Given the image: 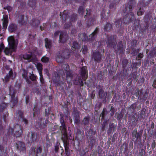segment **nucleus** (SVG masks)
Returning <instances> with one entry per match:
<instances>
[{"instance_id": "864d4df0", "label": "nucleus", "mask_w": 156, "mask_h": 156, "mask_svg": "<svg viewBox=\"0 0 156 156\" xmlns=\"http://www.w3.org/2000/svg\"><path fill=\"white\" fill-rule=\"evenodd\" d=\"M151 0H143L142 2L145 5H147L150 2Z\"/></svg>"}, {"instance_id": "c9c22d12", "label": "nucleus", "mask_w": 156, "mask_h": 156, "mask_svg": "<svg viewBox=\"0 0 156 156\" xmlns=\"http://www.w3.org/2000/svg\"><path fill=\"white\" fill-rule=\"evenodd\" d=\"M37 68L38 70L39 74L40 73H42V65L41 64H38L37 66Z\"/></svg>"}, {"instance_id": "4c0bfd02", "label": "nucleus", "mask_w": 156, "mask_h": 156, "mask_svg": "<svg viewBox=\"0 0 156 156\" xmlns=\"http://www.w3.org/2000/svg\"><path fill=\"white\" fill-rule=\"evenodd\" d=\"M137 133V129H135L133 131L132 133V136L133 139H134L136 138V136Z\"/></svg>"}, {"instance_id": "c756f323", "label": "nucleus", "mask_w": 156, "mask_h": 156, "mask_svg": "<svg viewBox=\"0 0 156 156\" xmlns=\"http://www.w3.org/2000/svg\"><path fill=\"white\" fill-rule=\"evenodd\" d=\"M90 117L89 116L85 117L83 120V123L84 125H88L89 123Z\"/></svg>"}, {"instance_id": "9b49d317", "label": "nucleus", "mask_w": 156, "mask_h": 156, "mask_svg": "<svg viewBox=\"0 0 156 156\" xmlns=\"http://www.w3.org/2000/svg\"><path fill=\"white\" fill-rule=\"evenodd\" d=\"M37 134L34 132L29 133L27 135V139L30 143L34 142L36 140Z\"/></svg>"}, {"instance_id": "052dcab7", "label": "nucleus", "mask_w": 156, "mask_h": 156, "mask_svg": "<svg viewBox=\"0 0 156 156\" xmlns=\"http://www.w3.org/2000/svg\"><path fill=\"white\" fill-rule=\"evenodd\" d=\"M152 53V55L153 56L155 55L156 54V49H154L151 51Z\"/></svg>"}, {"instance_id": "de8ad7c7", "label": "nucleus", "mask_w": 156, "mask_h": 156, "mask_svg": "<svg viewBox=\"0 0 156 156\" xmlns=\"http://www.w3.org/2000/svg\"><path fill=\"white\" fill-rule=\"evenodd\" d=\"M19 114H20V117L21 118H22V119L23 120V121L26 124H27L28 123L27 120L25 118H22V116L21 115V114H22V112H21L19 111Z\"/></svg>"}, {"instance_id": "2f4dec72", "label": "nucleus", "mask_w": 156, "mask_h": 156, "mask_svg": "<svg viewBox=\"0 0 156 156\" xmlns=\"http://www.w3.org/2000/svg\"><path fill=\"white\" fill-rule=\"evenodd\" d=\"M62 69L64 70L65 72H66L70 70L69 66L67 64H63L62 65Z\"/></svg>"}, {"instance_id": "ddd939ff", "label": "nucleus", "mask_w": 156, "mask_h": 156, "mask_svg": "<svg viewBox=\"0 0 156 156\" xmlns=\"http://www.w3.org/2000/svg\"><path fill=\"white\" fill-rule=\"evenodd\" d=\"M68 37L66 33L61 32L59 36V41L61 43L65 42L68 39Z\"/></svg>"}, {"instance_id": "a19ab883", "label": "nucleus", "mask_w": 156, "mask_h": 156, "mask_svg": "<svg viewBox=\"0 0 156 156\" xmlns=\"http://www.w3.org/2000/svg\"><path fill=\"white\" fill-rule=\"evenodd\" d=\"M23 57L24 59L29 60L31 58V55L26 54L23 55Z\"/></svg>"}, {"instance_id": "6e6552de", "label": "nucleus", "mask_w": 156, "mask_h": 156, "mask_svg": "<svg viewBox=\"0 0 156 156\" xmlns=\"http://www.w3.org/2000/svg\"><path fill=\"white\" fill-rule=\"evenodd\" d=\"M62 139L65 148L66 154L67 156H68L70 154V153L68 147L69 143L68 140V137H63L62 136Z\"/></svg>"}, {"instance_id": "7c9ffc66", "label": "nucleus", "mask_w": 156, "mask_h": 156, "mask_svg": "<svg viewBox=\"0 0 156 156\" xmlns=\"http://www.w3.org/2000/svg\"><path fill=\"white\" fill-rule=\"evenodd\" d=\"M23 73L22 74V76L23 78H24L28 82V77L27 76V71L23 69Z\"/></svg>"}, {"instance_id": "412c9836", "label": "nucleus", "mask_w": 156, "mask_h": 156, "mask_svg": "<svg viewBox=\"0 0 156 156\" xmlns=\"http://www.w3.org/2000/svg\"><path fill=\"white\" fill-rule=\"evenodd\" d=\"M24 16L20 15L18 17V22L21 25H25L26 23V21L24 19Z\"/></svg>"}, {"instance_id": "ea45409f", "label": "nucleus", "mask_w": 156, "mask_h": 156, "mask_svg": "<svg viewBox=\"0 0 156 156\" xmlns=\"http://www.w3.org/2000/svg\"><path fill=\"white\" fill-rule=\"evenodd\" d=\"M49 58L45 56H44L41 58V61L44 62H47L49 61Z\"/></svg>"}, {"instance_id": "bf43d9fd", "label": "nucleus", "mask_w": 156, "mask_h": 156, "mask_svg": "<svg viewBox=\"0 0 156 156\" xmlns=\"http://www.w3.org/2000/svg\"><path fill=\"white\" fill-rule=\"evenodd\" d=\"M95 90H93L92 92V94H91V97L92 99L94 98V96H95Z\"/></svg>"}, {"instance_id": "79ce46f5", "label": "nucleus", "mask_w": 156, "mask_h": 156, "mask_svg": "<svg viewBox=\"0 0 156 156\" xmlns=\"http://www.w3.org/2000/svg\"><path fill=\"white\" fill-rule=\"evenodd\" d=\"M144 13V11L143 9H141V8H140L139 10L137 12V15L139 16H141Z\"/></svg>"}, {"instance_id": "c03bdc74", "label": "nucleus", "mask_w": 156, "mask_h": 156, "mask_svg": "<svg viewBox=\"0 0 156 156\" xmlns=\"http://www.w3.org/2000/svg\"><path fill=\"white\" fill-rule=\"evenodd\" d=\"M84 10V8L82 6L80 7L78 9V12L81 15H83V14Z\"/></svg>"}, {"instance_id": "09e8293b", "label": "nucleus", "mask_w": 156, "mask_h": 156, "mask_svg": "<svg viewBox=\"0 0 156 156\" xmlns=\"http://www.w3.org/2000/svg\"><path fill=\"white\" fill-rule=\"evenodd\" d=\"M37 76L33 74H31L30 76V79L32 81H34L36 80Z\"/></svg>"}, {"instance_id": "58836bf2", "label": "nucleus", "mask_w": 156, "mask_h": 156, "mask_svg": "<svg viewBox=\"0 0 156 156\" xmlns=\"http://www.w3.org/2000/svg\"><path fill=\"white\" fill-rule=\"evenodd\" d=\"M90 143L89 144V145L91 146V148L95 144L96 140L95 139L92 138H90Z\"/></svg>"}, {"instance_id": "69168bd1", "label": "nucleus", "mask_w": 156, "mask_h": 156, "mask_svg": "<svg viewBox=\"0 0 156 156\" xmlns=\"http://www.w3.org/2000/svg\"><path fill=\"white\" fill-rule=\"evenodd\" d=\"M123 66L124 67L126 65V64L127 63V61L126 60H124L123 62Z\"/></svg>"}, {"instance_id": "f257e3e1", "label": "nucleus", "mask_w": 156, "mask_h": 156, "mask_svg": "<svg viewBox=\"0 0 156 156\" xmlns=\"http://www.w3.org/2000/svg\"><path fill=\"white\" fill-rule=\"evenodd\" d=\"M8 41L9 47L5 48L4 52L7 55H11L12 52L14 51L16 49L18 42L15 40L12 36H10L8 38Z\"/></svg>"}, {"instance_id": "423d86ee", "label": "nucleus", "mask_w": 156, "mask_h": 156, "mask_svg": "<svg viewBox=\"0 0 156 156\" xmlns=\"http://www.w3.org/2000/svg\"><path fill=\"white\" fill-rule=\"evenodd\" d=\"M9 95L11 96V101L13 103L14 105H15L17 102V97H15V94L16 93V90L11 87L9 88Z\"/></svg>"}, {"instance_id": "c85d7f7f", "label": "nucleus", "mask_w": 156, "mask_h": 156, "mask_svg": "<svg viewBox=\"0 0 156 156\" xmlns=\"http://www.w3.org/2000/svg\"><path fill=\"white\" fill-rule=\"evenodd\" d=\"M42 151V149L40 147L35 148L34 150V151L36 154V156L40 155Z\"/></svg>"}, {"instance_id": "9d476101", "label": "nucleus", "mask_w": 156, "mask_h": 156, "mask_svg": "<svg viewBox=\"0 0 156 156\" xmlns=\"http://www.w3.org/2000/svg\"><path fill=\"white\" fill-rule=\"evenodd\" d=\"M106 43L108 47H113L114 49H116V43L113 36H111L108 37Z\"/></svg>"}, {"instance_id": "4468645a", "label": "nucleus", "mask_w": 156, "mask_h": 156, "mask_svg": "<svg viewBox=\"0 0 156 156\" xmlns=\"http://www.w3.org/2000/svg\"><path fill=\"white\" fill-rule=\"evenodd\" d=\"M14 131L15 132L16 135L18 137L20 136L23 133L21 126L19 125L15 126Z\"/></svg>"}, {"instance_id": "0eeeda50", "label": "nucleus", "mask_w": 156, "mask_h": 156, "mask_svg": "<svg viewBox=\"0 0 156 156\" xmlns=\"http://www.w3.org/2000/svg\"><path fill=\"white\" fill-rule=\"evenodd\" d=\"M98 98L103 101L104 103L106 102V98L107 96V93L105 92L102 88L100 89L98 92Z\"/></svg>"}, {"instance_id": "e2e57ef3", "label": "nucleus", "mask_w": 156, "mask_h": 156, "mask_svg": "<svg viewBox=\"0 0 156 156\" xmlns=\"http://www.w3.org/2000/svg\"><path fill=\"white\" fill-rule=\"evenodd\" d=\"M123 115L122 113H121L118 114V118L119 119H121L123 117Z\"/></svg>"}, {"instance_id": "8fccbe9b", "label": "nucleus", "mask_w": 156, "mask_h": 156, "mask_svg": "<svg viewBox=\"0 0 156 156\" xmlns=\"http://www.w3.org/2000/svg\"><path fill=\"white\" fill-rule=\"evenodd\" d=\"M130 120L132 121L133 123H136L137 121V119H136L134 115L132 116L131 117Z\"/></svg>"}, {"instance_id": "37998d69", "label": "nucleus", "mask_w": 156, "mask_h": 156, "mask_svg": "<svg viewBox=\"0 0 156 156\" xmlns=\"http://www.w3.org/2000/svg\"><path fill=\"white\" fill-rule=\"evenodd\" d=\"M145 111L146 110L145 108H143L142 109L140 114L141 117L144 118H145L146 115Z\"/></svg>"}, {"instance_id": "f3484780", "label": "nucleus", "mask_w": 156, "mask_h": 156, "mask_svg": "<svg viewBox=\"0 0 156 156\" xmlns=\"http://www.w3.org/2000/svg\"><path fill=\"white\" fill-rule=\"evenodd\" d=\"M81 75L83 80H85L87 78V70L86 66H84L81 69Z\"/></svg>"}, {"instance_id": "5701e85b", "label": "nucleus", "mask_w": 156, "mask_h": 156, "mask_svg": "<svg viewBox=\"0 0 156 156\" xmlns=\"http://www.w3.org/2000/svg\"><path fill=\"white\" fill-rule=\"evenodd\" d=\"M9 31L11 32L15 31L17 29V27L15 24H12L9 25Z\"/></svg>"}, {"instance_id": "393cba45", "label": "nucleus", "mask_w": 156, "mask_h": 156, "mask_svg": "<svg viewBox=\"0 0 156 156\" xmlns=\"http://www.w3.org/2000/svg\"><path fill=\"white\" fill-rule=\"evenodd\" d=\"M115 127L116 126H115L114 123H110L109 124V128L108 131V133H111L112 130H114Z\"/></svg>"}, {"instance_id": "4d7b16f0", "label": "nucleus", "mask_w": 156, "mask_h": 156, "mask_svg": "<svg viewBox=\"0 0 156 156\" xmlns=\"http://www.w3.org/2000/svg\"><path fill=\"white\" fill-rule=\"evenodd\" d=\"M39 74L40 75V80L42 83H43L44 82V80L43 77L42 73H40Z\"/></svg>"}, {"instance_id": "f03ea898", "label": "nucleus", "mask_w": 156, "mask_h": 156, "mask_svg": "<svg viewBox=\"0 0 156 156\" xmlns=\"http://www.w3.org/2000/svg\"><path fill=\"white\" fill-rule=\"evenodd\" d=\"M98 32V28L97 27L94 31L90 35L89 38L85 33H80L79 34L78 36L80 40H82L83 41H93L97 36Z\"/></svg>"}, {"instance_id": "7ed1b4c3", "label": "nucleus", "mask_w": 156, "mask_h": 156, "mask_svg": "<svg viewBox=\"0 0 156 156\" xmlns=\"http://www.w3.org/2000/svg\"><path fill=\"white\" fill-rule=\"evenodd\" d=\"M69 51L68 50H64L58 54L56 58V61L58 63L62 62L64 59L69 58Z\"/></svg>"}, {"instance_id": "3c124183", "label": "nucleus", "mask_w": 156, "mask_h": 156, "mask_svg": "<svg viewBox=\"0 0 156 156\" xmlns=\"http://www.w3.org/2000/svg\"><path fill=\"white\" fill-rule=\"evenodd\" d=\"M71 23H66L65 24L63 28L64 29H68L71 26Z\"/></svg>"}, {"instance_id": "cd10ccee", "label": "nucleus", "mask_w": 156, "mask_h": 156, "mask_svg": "<svg viewBox=\"0 0 156 156\" xmlns=\"http://www.w3.org/2000/svg\"><path fill=\"white\" fill-rule=\"evenodd\" d=\"M66 78L67 80L69 79H71L72 77L73 72L71 70H69L66 72Z\"/></svg>"}, {"instance_id": "1a4fd4ad", "label": "nucleus", "mask_w": 156, "mask_h": 156, "mask_svg": "<svg viewBox=\"0 0 156 156\" xmlns=\"http://www.w3.org/2000/svg\"><path fill=\"white\" fill-rule=\"evenodd\" d=\"M73 114L74 116L75 123L77 125L79 124L80 123V117L77 108H74Z\"/></svg>"}, {"instance_id": "603ef678", "label": "nucleus", "mask_w": 156, "mask_h": 156, "mask_svg": "<svg viewBox=\"0 0 156 156\" xmlns=\"http://www.w3.org/2000/svg\"><path fill=\"white\" fill-rule=\"evenodd\" d=\"M5 49L4 45L3 43H2L0 45V52L2 51L3 50H4Z\"/></svg>"}, {"instance_id": "dca6fc26", "label": "nucleus", "mask_w": 156, "mask_h": 156, "mask_svg": "<svg viewBox=\"0 0 156 156\" xmlns=\"http://www.w3.org/2000/svg\"><path fill=\"white\" fill-rule=\"evenodd\" d=\"M9 75H7L5 77V81L6 82H7L9 81L10 77L12 79L14 78L16 75V73H13L12 70L11 69L9 72Z\"/></svg>"}, {"instance_id": "bb28decb", "label": "nucleus", "mask_w": 156, "mask_h": 156, "mask_svg": "<svg viewBox=\"0 0 156 156\" xmlns=\"http://www.w3.org/2000/svg\"><path fill=\"white\" fill-rule=\"evenodd\" d=\"M117 50L119 51L120 53H121L123 51L122 50V41L119 42L117 46Z\"/></svg>"}, {"instance_id": "a211bd4d", "label": "nucleus", "mask_w": 156, "mask_h": 156, "mask_svg": "<svg viewBox=\"0 0 156 156\" xmlns=\"http://www.w3.org/2000/svg\"><path fill=\"white\" fill-rule=\"evenodd\" d=\"M93 58H94V60L98 62H100L101 60V57L100 53L98 51L94 52Z\"/></svg>"}, {"instance_id": "0e129e2a", "label": "nucleus", "mask_w": 156, "mask_h": 156, "mask_svg": "<svg viewBox=\"0 0 156 156\" xmlns=\"http://www.w3.org/2000/svg\"><path fill=\"white\" fill-rule=\"evenodd\" d=\"M136 107V104L135 103L133 104H132L130 107V108L131 109H134Z\"/></svg>"}, {"instance_id": "338daca9", "label": "nucleus", "mask_w": 156, "mask_h": 156, "mask_svg": "<svg viewBox=\"0 0 156 156\" xmlns=\"http://www.w3.org/2000/svg\"><path fill=\"white\" fill-rule=\"evenodd\" d=\"M152 86L156 88V80L154 81Z\"/></svg>"}, {"instance_id": "e433bc0d", "label": "nucleus", "mask_w": 156, "mask_h": 156, "mask_svg": "<svg viewBox=\"0 0 156 156\" xmlns=\"http://www.w3.org/2000/svg\"><path fill=\"white\" fill-rule=\"evenodd\" d=\"M115 26L117 28H119L121 26L122 22L121 20H118L115 22Z\"/></svg>"}, {"instance_id": "aec40b11", "label": "nucleus", "mask_w": 156, "mask_h": 156, "mask_svg": "<svg viewBox=\"0 0 156 156\" xmlns=\"http://www.w3.org/2000/svg\"><path fill=\"white\" fill-rule=\"evenodd\" d=\"M45 42V46L47 48L50 49L52 47V44L51 41L48 38H45L44 39Z\"/></svg>"}, {"instance_id": "6ab92c4d", "label": "nucleus", "mask_w": 156, "mask_h": 156, "mask_svg": "<svg viewBox=\"0 0 156 156\" xmlns=\"http://www.w3.org/2000/svg\"><path fill=\"white\" fill-rule=\"evenodd\" d=\"M3 29L4 30L6 29L7 27L8 21V17L7 15H3Z\"/></svg>"}, {"instance_id": "72a5a7b5", "label": "nucleus", "mask_w": 156, "mask_h": 156, "mask_svg": "<svg viewBox=\"0 0 156 156\" xmlns=\"http://www.w3.org/2000/svg\"><path fill=\"white\" fill-rule=\"evenodd\" d=\"M78 44L77 42L74 41L73 42L72 46V49L74 51L76 49L78 48Z\"/></svg>"}, {"instance_id": "49530a36", "label": "nucleus", "mask_w": 156, "mask_h": 156, "mask_svg": "<svg viewBox=\"0 0 156 156\" xmlns=\"http://www.w3.org/2000/svg\"><path fill=\"white\" fill-rule=\"evenodd\" d=\"M112 25L110 23H108L105 27V29L106 30H108L111 28Z\"/></svg>"}, {"instance_id": "6e6d98bb", "label": "nucleus", "mask_w": 156, "mask_h": 156, "mask_svg": "<svg viewBox=\"0 0 156 156\" xmlns=\"http://www.w3.org/2000/svg\"><path fill=\"white\" fill-rule=\"evenodd\" d=\"M4 9H6L9 12H10L12 9L11 7L9 6H6L5 7H4Z\"/></svg>"}, {"instance_id": "20e7f679", "label": "nucleus", "mask_w": 156, "mask_h": 156, "mask_svg": "<svg viewBox=\"0 0 156 156\" xmlns=\"http://www.w3.org/2000/svg\"><path fill=\"white\" fill-rule=\"evenodd\" d=\"M135 4V1L134 0H131L129 2V6L128 8H126V12L127 13V10L128 9H129V13H127V17L129 19V21L130 22L134 20V14L131 11L134 8Z\"/></svg>"}, {"instance_id": "a878e982", "label": "nucleus", "mask_w": 156, "mask_h": 156, "mask_svg": "<svg viewBox=\"0 0 156 156\" xmlns=\"http://www.w3.org/2000/svg\"><path fill=\"white\" fill-rule=\"evenodd\" d=\"M37 123L40 128H43L46 126L44 122V120L41 119H39Z\"/></svg>"}, {"instance_id": "4be33fe9", "label": "nucleus", "mask_w": 156, "mask_h": 156, "mask_svg": "<svg viewBox=\"0 0 156 156\" xmlns=\"http://www.w3.org/2000/svg\"><path fill=\"white\" fill-rule=\"evenodd\" d=\"M69 15V13L65 11L63 12L62 16L61 13L60 14V16L62 17V20L64 21H66L67 19L68 18Z\"/></svg>"}, {"instance_id": "680f3d73", "label": "nucleus", "mask_w": 156, "mask_h": 156, "mask_svg": "<svg viewBox=\"0 0 156 156\" xmlns=\"http://www.w3.org/2000/svg\"><path fill=\"white\" fill-rule=\"evenodd\" d=\"M115 5L114 4H110L109 5V8L110 9H113L115 8Z\"/></svg>"}, {"instance_id": "473e14b6", "label": "nucleus", "mask_w": 156, "mask_h": 156, "mask_svg": "<svg viewBox=\"0 0 156 156\" xmlns=\"http://www.w3.org/2000/svg\"><path fill=\"white\" fill-rule=\"evenodd\" d=\"M143 132V130L142 129H141L139 132L137 133L136 136V140L135 142H136L138 138L141 139Z\"/></svg>"}, {"instance_id": "2eb2a0df", "label": "nucleus", "mask_w": 156, "mask_h": 156, "mask_svg": "<svg viewBox=\"0 0 156 156\" xmlns=\"http://www.w3.org/2000/svg\"><path fill=\"white\" fill-rule=\"evenodd\" d=\"M75 77H76V78L73 80V83L76 85H80V86H83V83L80 77L76 75H75Z\"/></svg>"}, {"instance_id": "f704fd0d", "label": "nucleus", "mask_w": 156, "mask_h": 156, "mask_svg": "<svg viewBox=\"0 0 156 156\" xmlns=\"http://www.w3.org/2000/svg\"><path fill=\"white\" fill-rule=\"evenodd\" d=\"M77 17L76 14H73L71 15L70 19V22H74L76 20V18Z\"/></svg>"}, {"instance_id": "39448f33", "label": "nucleus", "mask_w": 156, "mask_h": 156, "mask_svg": "<svg viewBox=\"0 0 156 156\" xmlns=\"http://www.w3.org/2000/svg\"><path fill=\"white\" fill-rule=\"evenodd\" d=\"M60 122L61 126H60V130L61 131L62 136L63 137L67 136V134L66 132V127L65 125L64 121L63 119V115L62 114H60Z\"/></svg>"}, {"instance_id": "13d9d810", "label": "nucleus", "mask_w": 156, "mask_h": 156, "mask_svg": "<svg viewBox=\"0 0 156 156\" xmlns=\"http://www.w3.org/2000/svg\"><path fill=\"white\" fill-rule=\"evenodd\" d=\"M156 146V143L155 142V141L154 140H153L152 143L151 144V147L153 149L155 148Z\"/></svg>"}, {"instance_id": "774afa93", "label": "nucleus", "mask_w": 156, "mask_h": 156, "mask_svg": "<svg viewBox=\"0 0 156 156\" xmlns=\"http://www.w3.org/2000/svg\"><path fill=\"white\" fill-rule=\"evenodd\" d=\"M59 33V32L58 31L56 32L54 34L55 37H56L58 35Z\"/></svg>"}, {"instance_id": "a18cd8bd", "label": "nucleus", "mask_w": 156, "mask_h": 156, "mask_svg": "<svg viewBox=\"0 0 156 156\" xmlns=\"http://www.w3.org/2000/svg\"><path fill=\"white\" fill-rule=\"evenodd\" d=\"M6 105L5 103H2L0 105V109L1 111H2L6 107Z\"/></svg>"}, {"instance_id": "f8f14e48", "label": "nucleus", "mask_w": 156, "mask_h": 156, "mask_svg": "<svg viewBox=\"0 0 156 156\" xmlns=\"http://www.w3.org/2000/svg\"><path fill=\"white\" fill-rule=\"evenodd\" d=\"M15 146L17 149H19L20 151H24L26 150L25 144L22 142L20 141L17 142Z\"/></svg>"}, {"instance_id": "b1692460", "label": "nucleus", "mask_w": 156, "mask_h": 156, "mask_svg": "<svg viewBox=\"0 0 156 156\" xmlns=\"http://www.w3.org/2000/svg\"><path fill=\"white\" fill-rule=\"evenodd\" d=\"M40 22L39 20L33 19L32 20L31 25L35 27H37L40 24Z\"/></svg>"}, {"instance_id": "5fc2aeb1", "label": "nucleus", "mask_w": 156, "mask_h": 156, "mask_svg": "<svg viewBox=\"0 0 156 156\" xmlns=\"http://www.w3.org/2000/svg\"><path fill=\"white\" fill-rule=\"evenodd\" d=\"M87 51V47L85 46H84L82 48V52L84 54H85Z\"/></svg>"}]
</instances>
